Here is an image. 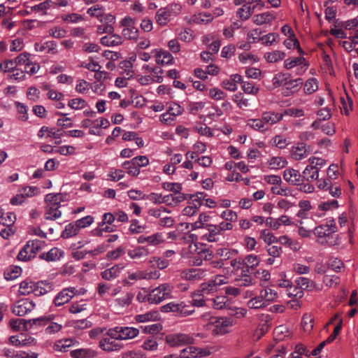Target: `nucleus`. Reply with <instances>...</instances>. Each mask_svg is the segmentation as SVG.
<instances>
[{"label":"nucleus","mask_w":358,"mask_h":358,"mask_svg":"<svg viewBox=\"0 0 358 358\" xmlns=\"http://www.w3.org/2000/svg\"><path fill=\"white\" fill-rule=\"evenodd\" d=\"M47 206L44 217L45 220H55L62 216V211L59 210L60 203L62 201V196L60 194H48L45 199Z\"/></svg>","instance_id":"f257e3e1"},{"label":"nucleus","mask_w":358,"mask_h":358,"mask_svg":"<svg viewBox=\"0 0 358 358\" xmlns=\"http://www.w3.org/2000/svg\"><path fill=\"white\" fill-rule=\"evenodd\" d=\"M163 313H173L179 317H187L194 313L192 305L185 301H171L161 307Z\"/></svg>","instance_id":"f03ea898"},{"label":"nucleus","mask_w":358,"mask_h":358,"mask_svg":"<svg viewBox=\"0 0 358 358\" xmlns=\"http://www.w3.org/2000/svg\"><path fill=\"white\" fill-rule=\"evenodd\" d=\"M284 68L287 70H294L296 76H302L308 69L309 62L301 56L289 57L284 60Z\"/></svg>","instance_id":"7ed1b4c3"},{"label":"nucleus","mask_w":358,"mask_h":358,"mask_svg":"<svg viewBox=\"0 0 358 358\" xmlns=\"http://www.w3.org/2000/svg\"><path fill=\"white\" fill-rule=\"evenodd\" d=\"M136 20L130 16H125L120 22V26L122 27V38L131 41H137L140 31L135 26Z\"/></svg>","instance_id":"20e7f679"},{"label":"nucleus","mask_w":358,"mask_h":358,"mask_svg":"<svg viewBox=\"0 0 358 358\" xmlns=\"http://www.w3.org/2000/svg\"><path fill=\"white\" fill-rule=\"evenodd\" d=\"M44 246V242L38 239L29 241L20 251L17 259L20 261L27 262L35 257Z\"/></svg>","instance_id":"39448f33"},{"label":"nucleus","mask_w":358,"mask_h":358,"mask_svg":"<svg viewBox=\"0 0 358 358\" xmlns=\"http://www.w3.org/2000/svg\"><path fill=\"white\" fill-rule=\"evenodd\" d=\"M173 286L169 283H163L158 287L149 290V303L158 304L164 300L171 298Z\"/></svg>","instance_id":"423d86ee"},{"label":"nucleus","mask_w":358,"mask_h":358,"mask_svg":"<svg viewBox=\"0 0 358 358\" xmlns=\"http://www.w3.org/2000/svg\"><path fill=\"white\" fill-rule=\"evenodd\" d=\"M208 325H212V332L215 335H224L230 331L234 325L232 319L226 317H210Z\"/></svg>","instance_id":"0eeeda50"},{"label":"nucleus","mask_w":358,"mask_h":358,"mask_svg":"<svg viewBox=\"0 0 358 358\" xmlns=\"http://www.w3.org/2000/svg\"><path fill=\"white\" fill-rule=\"evenodd\" d=\"M166 343L171 348H179L192 345L194 343V337L188 334L173 333L166 336Z\"/></svg>","instance_id":"6e6552de"},{"label":"nucleus","mask_w":358,"mask_h":358,"mask_svg":"<svg viewBox=\"0 0 358 358\" xmlns=\"http://www.w3.org/2000/svg\"><path fill=\"white\" fill-rule=\"evenodd\" d=\"M55 317V315H49L47 316H42L38 318L31 319L29 320V322L34 325H47V327L45 328V333L48 334H53L59 332L62 328V325L61 324L53 322Z\"/></svg>","instance_id":"1a4fd4ad"},{"label":"nucleus","mask_w":358,"mask_h":358,"mask_svg":"<svg viewBox=\"0 0 358 358\" xmlns=\"http://www.w3.org/2000/svg\"><path fill=\"white\" fill-rule=\"evenodd\" d=\"M86 290L83 288L77 289L74 287H69L60 291L54 299V303L56 306H61L68 303L75 295H82Z\"/></svg>","instance_id":"9d476101"},{"label":"nucleus","mask_w":358,"mask_h":358,"mask_svg":"<svg viewBox=\"0 0 358 358\" xmlns=\"http://www.w3.org/2000/svg\"><path fill=\"white\" fill-rule=\"evenodd\" d=\"M134 298V294L133 292H124L113 299L110 306L117 311H122L131 306Z\"/></svg>","instance_id":"9b49d317"},{"label":"nucleus","mask_w":358,"mask_h":358,"mask_svg":"<svg viewBox=\"0 0 358 358\" xmlns=\"http://www.w3.org/2000/svg\"><path fill=\"white\" fill-rule=\"evenodd\" d=\"M336 222L334 220H327L324 224L316 227L313 230V234L317 237V242L323 243L322 240L324 238L329 237L336 232Z\"/></svg>","instance_id":"f8f14e48"},{"label":"nucleus","mask_w":358,"mask_h":358,"mask_svg":"<svg viewBox=\"0 0 358 358\" xmlns=\"http://www.w3.org/2000/svg\"><path fill=\"white\" fill-rule=\"evenodd\" d=\"M34 307L35 303L32 301L22 299L15 303L12 306L11 310L15 315L22 317L34 310Z\"/></svg>","instance_id":"ddd939ff"},{"label":"nucleus","mask_w":358,"mask_h":358,"mask_svg":"<svg viewBox=\"0 0 358 358\" xmlns=\"http://www.w3.org/2000/svg\"><path fill=\"white\" fill-rule=\"evenodd\" d=\"M206 273V270L196 268L182 271L180 276L182 280L195 282L204 278Z\"/></svg>","instance_id":"4468645a"},{"label":"nucleus","mask_w":358,"mask_h":358,"mask_svg":"<svg viewBox=\"0 0 358 358\" xmlns=\"http://www.w3.org/2000/svg\"><path fill=\"white\" fill-rule=\"evenodd\" d=\"M37 135L39 138H51L55 139V143L59 144L62 141L61 138L63 133L60 129L43 126L39 129Z\"/></svg>","instance_id":"2eb2a0df"},{"label":"nucleus","mask_w":358,"mask_h":358,"mask_svg":"<svg viewBox=\"0 0 358 358\" xmlns=\"http://www.w3.org/2000/svg\"><path fill=\"white\" fill-rule=\"evenodd\" d=\"M99 347L106 352L119 351L123 348V345L115 339L103 337L99 341Z\"/></svg>","instance_id":"dca6fc26"},{"label":"nucleus","mask_w":358,"mask_h":358,"mask_svg":"<svg viewBox=\"0 0 358 358\" xmlns=\"http://www.w3.org/2000/svg\"><path fill=\"white\" fill-rule=\"evenodd\" d=\"M283 179L292 185H299L303 181L299 171L292 168L286 169L283 171Z\"/></svg>","instance_id":"f3484780"},{"label":"nucleus","mask_w":358,"mask_h":358,"mask_svg":"<svg viewBox=\"0 0 358 358\" xmlns=\"http://www.w3.org/2000/svg\"><path fill=\"white\" fill-rule=\"evenodd\" d=\"M205 229L208 231L203 234L201 239L208 242H216L220 239V236L222 234L216 224H207Z\"/></svg>","instance_id":"a211bd4d"},{"label":"nucleus","mask_w":358,"mask_h":358,"mask_svg":"<svg viewBox=\"0 0 358 358\" xmlns=\"http://www.w3.org/2000/svg\"><path fill=\"white\" fill-rule=\"evenodd\" d=\"M276 16L273 12H264L256 14L252 17V22L259 26L271 24L275 20Z\"/></svg>","instance_id":"6ab92c4d"},{"label":"nucleus","mask_w":358,"mask_h":358,"mask_svg":"<svg viewBox=\"0 0 358 358\" xmlns=\"http://www.w3.org/2000/svg\"><path fill=\"white\" fill-rule=\"evenodd\" d=\"M261 117L265 125L269 127L281 121L284 114L269 110L263 112Z\"/></svg>","instance_id":"aec40b11"},{"label":"nucleus","mask_w":358,"mask_h":358,"mask_svg":"<svg viewBox=\"0 0 358 358\" xmlns=\"http://www.w3.org/2000/svg\"><path fill=\"white\" fill-rule=\"evenodd\" d=\"M34 48L37 52H44L45 54H56L57 43L54 41H48L44 43H36Z\"/></svg>","instance_id":"412c9836"},{"label":"nucleus","mask_w":358,"mask_h":358,"mask_svg":"<svg viewBox=\"0 0 358 358\" xmlns=\"http://www.w3.org/2000/svg\"><path fill=\"white\" fill-rule=\"evenodd\" d=\"M123 42L122 38L120 35L117 34H108L100 39V43L107 47H115L121 45Z\"/></svg>","instance_id":"4be33fe9"},{"label":"nucleus","mask_w":358,"mask_h":358,"mask_svg":"<svg viewBox=\"0 0 358 358\" xmlns=\"http://www.w3.org/2000/svg\"><path fill=\"white\" fill-rule=\"evenodd\" d=\"M202 244L199 243H191L187 247L183 248L180 252L182 258L188 259L192 262Z\"/></svg>","instance_id":"5701e85b"},{"label":"nucleus","mask_w":358,"mask_h":358,"mask_svg":"<svg viewBox=\"0 0 358 358\" xmlns=\"http://www.w3.org/2000/svg\"><path fill=\"white\" fill-rule=\"evenodd\" d=\"M291 157L296 161L301 160L308 156L306 145L303 143H299L292 146L291 150Z\"/></svg>","instance_id":"b1692460"},{"label":"nucleus","mask_w":358,"mask_h":358,"mask_svg":"<svg viewBox=\"0 0 358 358\" xmlns=\"http://www.w3.org/2000/svg\"><path fill=\"white\" fill-rule=\"evenodd\" d=\"M201 196L202 193H198L196 195L193 196L192 198H194L193 201H196L198 204L196 203H190L189 206H186L182 210V215L192 217L196 214L198 212L199 207L201 205Z\"/></svg>","instance_id":"393cba45"},{"label":"nucleus","mask_w":358,"mask_h":358,"mask_svg":"<svg viewBox=\"0 0 358 358\" xmlns=\"http://www.w3.org/2000/svg\"><path fill=\"white\" fill-rule=\"evenodd\" d=\"M152 53L155 55V61L159 64H171L173 62V58L168 51L155 49Z\"/></svg>","instance_id":"a878e982"},{"label":"nucleus","mask_w":358,"mask_h":358,"mask_svg":"<svg viewBox=\"0 0 358 358\" xmlns=\"http://www.w3.org/2000/svg\"><path fill=\"white\" fill-rule=\"evenodd\" d=\"M64 252L62 250L57 248H53L48 252H43L40 255V258L48 262H56L59 260L64 256Z\"/></svg>","instance_id":"bb28decb"},{"label":"nucleus","mask_w":358,"mask_h":358,"mask_svg":"<svg viewBox=\"0 0 358 358\" xmlns=\"http://www.w3.org/2000/svg\"><path fill=\"white\" fill-rule=\"evenodd\" d=\"M210 251L202 245L194 257L192 263L194 266H201L203 263V261L210 259Z\"/></svg>","instance_id":"cd10ccee"},{"label":"nucleus","mask_w":358,"mask_h":358,"mask_svg":"<svg viewBox=\"0 0 358 358\" xmlns=\"http://www.w3.org/2000/svg\"><path fill=\"white\" fill-rule=\"evenodd\" d=\"M216 287L213 280L211 279L207 282H203L201 285V289L192 292V296L194 297L197 295L203 296V294H209L217 292Z\"/></svg>","instance_id":"c85d7f7f"},{"label":"nucleus","mask_w":358,"mask_h":358,"mask_svg":"<svg viewBox=\"0 0 358 358\" xmlns=\"http://www.w3.org/2000/svg\"><path fill=\"white\" fill-rule=\"evenodd\" d=\"M120 340H129L136 337L139 334V330L132 327H120Z\"/></svg>","instance_id":"c756f323"},{"label":"nucleus","mask_w":358,"mask_h":358,"mask_svg":"<svg viewBox=\"0 0 358 358\" xmlns=\"http://www.w3.org/2000/svg\"><path fill=\"white\" fill-rule=\"evenodd\" d=\"M122 268L123 266L120 265H115L102 271L101 275L104 280H112L119 275Z\"/></svg>","instance_id":"7c9ffc66"},{"label":"nucleus","mask_w":358,"mask_h":358,"mask_svg":"<svg viewBox=\"0 0 358 358\" xmlns=\"http://www.w3.org/2000/svg\"><path fill=\"white\" fill-rule=\"evenodd\" d=\"M213 16L210 13H199L190 17L189 22L194 24H207L212 22Z\"/></svg>","instance_id":"2f4dec72"},{"label":"nucleus","mask_w":358,"mask_h":358,"mask_svg":"<svg viewBox=\"0 0 358 358\" xmlns=\"http://www.w3.org/2000/svg\"><path fill=\"white\" fill-rule=\"evenodd\" d=\"M238 252L236 249L220 248L216 250L215 255L220 258L221 261H224L232 259L238 255Z\"/></svg>","instance_id":"473e14b6"},{"label":"nucleus","mask_w":358,"mask_h":358,"mask_svg":"<svg viewBox=\"0 0 358 358\" xmlns=\"http://www.w3.org/2000/svg\"><path fill=\"white\" fill-rule=\"evenodd\" d=\"M170 17H171V12L166 8H159L155 14L156 22L160 26L166 25L168 23V22L169 21Z\"/></svg>","instance_id":"72a5a7b5"},{"label":"nucleus","mask_w":358,"mask_h":358,"mask_svg":"<svg viewBox=\"0 0 358 358\" xmlns=\"http://www.w3.org/2000/svg\"><path fill=\"white\" fill-rule=\"evenodd\" d=\"M186 199L184 194H169L164 196V203L168 206H176Z\"/></svg>","instance_id":"f704fd0d"},{"label":"nucleus","mask_w":358,"mask_h":358,"mask_svg":"<svg viewBox=\"0 0 358 358\" xmlns=\"http://www.w3.org/2000/svg\"><path fill=\"white\" fill-rule=\"evenodd\" d=\"M78 343V342L71 338H66L57 341L53 346V349L58 352H66L68 348Z\"/></svg>","instance_id":"c9c22d12"},{"label":"nucleus","mask_w":358,"mask_h":358,"mask_svg":"<svg viewBox=\"0 0 358 358\" xmlns=\"http://www.w3.org/2000/svg\"><path fill=\"white\" fill-rule=\"evenodd\" d=\"M287 164V160L282 157H273L267 161L270 169L278 170L284 168Z\"/></svg>","instance_id":"e433bc0d"},{"label":"nucleus","mask_w":358,"mask_h":358,"mask_svg":"<svg viewBox=\"0 0 358 358\" xmlns=\"http://www.w3.org/2000/svg\"><path fill=\"white\" fill-rule=\"evenodd\" d=\"M150 254L148 248L144 246H138L128 252V255L131 259H138L148 256Z\"/></svg>","instance_id":"4c0bfd02"},{"label":"nucleus","mask_w":358,"mask_h":358,"mask_svg":"<svg viewBox=\"0 0 358 358\" xmlns=\"http://www.w3.org/2000/svg\"><path fill=\"white\" fill-rule=\"evenodd\" d=\"M247 126L260 132H265L269 129V127L265 125L264 122L262 121V117L258 119H249L247 121Z\"/></svg>","instance_id":"58836bf2"},{"label":"nucleus","mask_w":358,"mask_h":358,"mask_svg":"<svg viewBox=\"0 0 358 358\" xmlns=\"http://www.w3.org/2000/svg\"><path fill=\"white\" fill-rule=\"evenodd\" d=\"M260 263V259L257 255H248L245 256L244 259L243 260V264L246 268V271L249 272L250 268H254L257 267Z\"/></svg>","instance_id":"ea45409f"},{"label":"nucleus","mask_w":358,"mask_h":358,"mask_svg":"<svg viewBox=\"0 0 358 358\" xmlns=\"http://www.w3.org/2000/svg\"><path fill=\"white\" fill-rule=\"evenodd\" d=\"M259 296L268 306L271 301H273L276 298L277 293L275 290L266 287L260 290Z\"/></svg>","instance_id":"a19ab883"},{"label":"nucleus","mask_w":358,"mask_h":358,"mask_svg":"<svg viewBox=\"0 0 358 358\" xmlns=\"http://www.w3.org/2000/svg\"><path fill=\"white\" fill-rule=\"evenodd\" d=\"M248 272L243 268L241 274L236 278L238 285L248 287L255 284V280L247 273Z\"/></svg>","instance_id":"79ce46f5"},{"label":"nucleus","mask_w":358,"mask_h":358,"mask_svg":"<svg viewBox=\"0 0 358 358\" xmlns=\"http://www.w3.org/2000/svg\"><path fill=\"white\" fill-rule=\"evenodd\" d=\"M255 8H256V6H252L245 3L241 8L238 9L236 15L241 20H246L252 14Z\"/></svg>","instance_id":"37998d69"},{"label":"nucleus","mask_w":358,"mask_h":358,"mask_svg":"<svg viewBox=\"0 0 358 358\" xmlns=\"http://www.w3.org/2000/svg\"><path fill=\"white\" fill-rule=\"evenodd\" d=\"M289 79V75L285 73H278L275 74L272 79V84L275 88L287 85L288 84V80Z\"/></svg>","instance_id":"c03bdc74"},{"label":"nucleus","mask_w":358,"mask_h":358,"mask_svg":"<svg viewBox=\"0 0 358 358\" xmlns=\"http://www.w3.org/2000/svg\"><path fill=\"white\" fill-rule=\"evenodd\" d=\"M9 324L10 328L15 331H18L22 328H27L28 324L29 327L34 325L29 322V320H26L24 319H12L10 320Z\"/></svg>","instance_id":"a18cd8bd"},{"label":"nucleus","mask_w":358,"mask_h":358,"mask_svg":"<svg viewBox=\"0 0 358 358\" xmlns=\"http://www.w3.org/2000/svg\"><path fill=\"white\" fill-rule=\"evenodd\" d=\"M52 6H53V1L51 0H48L40 3L39 4L31 6V10L32 12L37 13L41 15H43L47 13V10Z\"/></svg>","instance_id":"49530a36"},{"label":"nucleus","mask_w":358,"mask_h":358,"mask_svg":"<svg viewBox=\"0 0 358 358\" xmlns=\"http://www.w3.org/2000/svg\"><path fill=\"white\" fill-rule=\"evenodd\" d=\"M285 53L280 50H274L266 52L264 55V59L269 63H275L284 59Z\"/></svg>","instance_id":"de8ad7c7"},{"label":"nucleus","mask_w":358,"mask_h":358,"mask_svg":"<svg viewBox=\"0 0 358 358\" xmlns=\"http://www.w3.org/2000/svg\"><path fill=\"white\" fill-rule=\"evenodd\" d=\"M159 314L157 311H149L143 314H139L135 316V320L137 322H147L155 321L158 319Z\"/></svg>","instance_id":"09e8293b"},{"label":"nucleus","mask_w":358,"mask_h":358,"mask_svg":"<svg viewBox=\"0 0 358 358\" xmlns=\"http://www.w3.org/2000/svg\"><path fill=\"white\" fill-rule=\"evenodd\" d=\"M79 231L80 230L76 223L73 222L65 226L64 230L62 233V237L69 238L77 235Z\"/></svg>","instance_id":"8fccbe9b"},{"label":"nucleus","mask_w":358,"mask_h":358,"mask_svg":"<svg viewBox=\"0 0 358 358\" xmlns=\"http://www.w3.org/2000/svg\"><path fill=\"white\" fill-rule=\"evenodd\" d=\"M71 355L73 358H93L96 353L90 349H78L71 351Z\"/></svg>","instance_id":"3c124183"},{"label":"nucleus","mask_w":358,"mask_h":358,"mask_svg":"<svg viewBox=\"0 0 358 358\" xmlns=\"http://www.w3.org/2000/svg\"><path fill=\"white\" fill-rule=\"evenodd\" d=\"M122 167L127 170L129 175L131 176H137L140 173V169L137 166L135 162L131 159L129 161H126L122 164Z\"/></svg>","instance_id":"603ef678"},{"label":"nucleus","mask_w":358,"mask_h":358,"mask_svg":"<svg viewBox=\"0 0 358 358\" xmlns=\"http://www.w3.org/2000/svg\"><path fill=\"white\" fill-rule=\"evenodd\" d=\"M302 179L308 182L316 180L318 179L319 175L317 170H313L310 166H307L302 173Z\"/></svg>","instance_id":"864d4df0"},{"label":"nucleus","mask_w":358,"mask_h":358,"mask_svg":"<svg viewBox=\"0 0 358 358\" xmlns=\"http://www.w3.org/2000/svg\"><path fill=\"white\" fill-rule=\"evenodd\" d=\"M319 82L315 78L308 79L304 85V92L308 94H313L317 90Z\"/></svg>","instance_id":"5fc2aeb1"},{"label":"nucleus","mask_w":358,"mask_h":358,"mask_svg":"<svg viewBox=\"0 0 358 358\" xmlns=\"http://www.w3.org/2000/svg\"><path fill=\"white\" fill-rule=\"evenodd\" d=\"M247 306L250 309H260L266 307L267 305L259 295L252 296L248 302Z\"/></svg>","instance_id":"6e6d98bb"},{"label":"nucleus","mask_w":358,"mask_h":358,"mask_svg":"<svg viewBox=\"0 0 358 358\" xmlns=\"http://www.w3.org/2000/svg\"><path fill=\"white\" fill-rule=\"evenodd\" d=\"M227 301L228 300L227 297L224 296H218L215 298L208 300V302H210V305L213 307V308L221 310L225 308Z\"/></svg>","instance_id":"4d7b16f0"},{"label":"nucleus","mask_w":358,"mask_h":358,"mask_svg":"<svg viewBox=\"0 0 358 358\" xmlns=\"http://www.w3.org/2000/svg\"><path fill=\"white\" fill-rule=\"evenodd\" d=\"M34 282L24 280L20 284L19 292L21 295H29L32 293Z\"/></svg>","instance_id":"13d9d810"},{"label":"nucleus","mask_w":358,"mask_h":358,"mask_svg":"<svg viewBox=\"0 0 358 358\" xmlns=\"http://www.w3.org/2000/svg\"><path fill=\"white\" fill-rule=\"evenodd\" d=\"M17 118L21 121H27L29 118L27 106L20 102H15Z\"/></svg>","instance_id":"bf43d9fd"},{"label":"nucleus","mask_w":358,"mask_h":358,"mask_svg":"<svg viewBox=\"0 0 358 358\" xmlns=\"http://www.w3.org/2000/svg\"><path fill=\"white\" fill-rule=\"evenodd\" d=\"M165 241L162 233H156L150 236H148L147 243L150 245L157 246Z\"/></svg>","instance_id":"052dcab7"},{"label":"nucleus","mask_w":358,"mask_h":358,"mask_svg":"<svg viewBox=\"0 0 358 358\" xmlns=\"http://www.w3.org/2000/svg\"><path fill=\"white\" fill-rule=\"evenodd\" d=\"M274 334L278 340H282L291 336L289 329L283 325L277 327L274 330Z\"/></svg>","instance_id":"680f3d73"},{"label":"nucleus","mask_w":358,"mask_h":358,"mask_svg":"<svg viewBox=\"0 0 358 358\" xmlns=\"http://www.w3.org/2000/svg\"><path fill=\"white\" fill-rule=\"evenodd\" d=\"M271 191L273 194L276 195H281L284 196H292V191L287 187H285L282 185H278L277 186H273L271 188Z\"/></svg>","instance_id":"e2e57ef3"},{"label":"nucleus","mask_w":358,"mask_h":358,"mask_svg":"<svg viewBox=\"0 0 358 358\" xmlns=\"http://www.w3.org/2000/svg\"><path fill=\"white\" fill-rule=\"evenodd\" d=\"M301 327L305 332L309 333L313 327V319L310 314H305L301 321Z\"/></svg>","instance_id":"0e129e2a"},{"label":"nucleus","mask_w":358,"mask_h":358,"mask_svg":"<svg viewBox=\"0 0 358 358\" xmlns=\"http://www.w3.org/2000/svg\"><path fill=\"white\" fill-rule=\"evenodd\" d=\"M309 165L313 170H317L318 172L320 169L326 165V161L320 157H312L308 159Z\"/></svg>","instance_id":"69168bd1"},{"label":"nucleus","mask_w":358,"mask_h":358,"mask_svg":"<svg viewBox=\"0 0 358 358\" xmlns=\"http://www.w3.org/2000/svg\"><path fill=\"white\" fill-rule=\"evenodd\" d=\"M322 281L326 286L335 287L340 283V278L335 275H324Z\"/></svg>","instance_id":"338daca9"},{"label":"nucleus","mask_w":358,"mask_h":358,"mask_svg":"<svg viewBox=\"0 0 358 358\" xmlns=\"http://www.w3.org/2000/svg\"><path fill=\"white\" fill-rule=\"evenodd\" d=\"M48 34L55 38H62L66 37L67 31L61 27H53L48 30Z\"/></svg>","instance_id":"774afa93"}]
</instances>
